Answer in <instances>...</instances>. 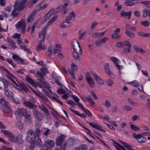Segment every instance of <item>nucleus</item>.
<instances>
[{
  "label": "nucleus",
  "mask_w": 150,
  "mask_h": 150,
  "mask_svg": "<svg viewBox=\"0 0 150 150\" xmlns=\"http://www.w3.org/2000/svg\"><path fill=\"white\" fill-rule=\"evenodd\" d=\"M64 136L63 135H61L58 137L56 140V144L57 146H58L61 144L63 143V142H64L63 141Z\"/></svg>",
  "instance_id": "6ab92c4d"
},
{
  "label": "nucleus",
  "mask_w": 150,
  "mask_h": 150,
  "mask_svg": "<svg viewBox=\"0 0 150 150\" xmlns=\"http://www.w3.org/2000/svg\"><path fill=\"white\" fill-rule=\"evenodd\" d=\"M109 67V64L108 63H106L104 67L105 72L110 78L114 79L115 77L114 74L113 72L110 71Z\"/></svg>",
  "instance_id": "6e6552de"
},
{
  "label": "nucleus",
  "mask_w": 150,
  "mask_h": 150,
  "mask_svg": "<svg viewBox=\"0 0 150 150\" xmlns=\"http://www.w3.org/2000/svg\"><path fill=\"white\" fill-rule=\"evenodd\" d=\"M51 113L52 114V115H53L54 117L57 118V116H55L56 115H58V113L55 111L53 109H51Z\"/></svg>",
  "instance_id": "4d7b16f0"
},
{
  "label": "nucleus",
  "mask_w": 150,
  "mask_h": 150,
  "mask_svg": "<svg viewBox=\"0 0 150 150\" xmlns=\"http://www.w3.org/2000/svg\"><path fill=\"white\" fill-rule=\"evenodd\" d=\"M141 24L143 26L146 27L149 25V22L148 21H144L141 22Z\"/></svg>",
  "instance_id": "0e129e2a"
},
{
  "label": "nucleus",
  "mask_w": 150,
  "mask_h": 150,
  "mask_svg": "<svg viewBox=\"0 0 150 150\" xmlns=\"http://www.w3.org/2000/svg\"><path fill=\"white\" fill-rule=\"evenodd\" d=\"M71 26V23L69 21H65L61 23L60 25V27L62 28H65L66 27H69Z\"/></svg>",
  "instance_id": "a878e982"
},
{
  "label": "nucleus",
  "mask_w": 150,
  "mask_h": 150,
  "mask_svg": "<svg viewBox=\"0 0 150 150\" xmlns=\"http://www.w3.org/2000/svg\"><path fill=\"white\" fill-rule=\"evenodd\" d=\"M35 16L34 12L33 11L29 15V16L28 17L27 19V22L28 23H31L33 20Z\"/></svg>",
  "instance_id": "393cba45"
},
{
  "label": "nucleus",
  "mask_w": 150,
  "mask_h": 150,
  "mask_svg": "<svg viewBox=\"0 0 150 150\" xmlns=\"http://www.w3.org/2000/svg\"><path fill=\"white\" fill-rule=\"evenodd\" d=\"M74 52L79 53V55L82 54V50L78 41L76 39H73L71 42Z\"/></svg>",
  "instance_id": "7ed1b4c3"
},
{
  "label": "nucleus",
  "mask_w": 150,
  "mask_h": 150,
  "mask_svg": "<svg viewBox=\"0 0 150 150\" xmlns=\"http://www.w3.org/2000/svg\"><path fill=\"white\" fill-rule=\"evenodd\" d=\"M132 12L131 11H129L128 12L122 10L120 12V15L122 17H127V18L129 19L132 14Z\"/></svg>",
  "instance_id": "dca6fc26"
},
{
  "label": "nucleus",
  "mask_w": 150,
  "mask_h": 150,
  "mask_svg": "<svg viewBox=\"0 0 150 150\" xmlns=\"http://www.w3.org/2000/svg\"><path fill=\"white\" fill-rule=\"evenodd\" d=\"M17 139H18L17 136V137L15 136L13 134L12 135V136H11V137L10 138V139H9V140L12 142L16 143V140Z\"/></svg>",
  "instance_id": "49530a36"
},
{
  "label": "nucleus",
  "mask_w": 150,
  "mask_h": 150,
  "mask_svg": "<svg viewBox=\"0 0 150 150\" xmlns=\"http://www.w3.org/2000/svg\"><path fill=\"white\" fill-rule=\"evenodd\" d=\"M19 46L20 47L21 49L24 50L25 51H27L29 54L32 53L30 51V50L29 49L26 47L25 46H24L21 45H20Z\"/></svg>",
  "instance_id": "79ce46f5"
},
{
  "label": "nucleus",
  "mask_w": 150,
  "mask_h": 150,
  "mask_svg": "<svg viewBox=\"0 0 150 150\" xmlns=\"http://www.w3.org/2000/svg\"><path fill=\"white\" fill-rule=\"evenodd\" d=\"M87 147L86 145L83 144L78 147L75 148L74 150H87Z\"/></svg>",
  "instance_id": "c756f323"
},
{
  "label": "nucleus",
  "mask_w": 150,
  "mask_h": 150,
  "mask_svg": "<svg viewBox=\"0 0 150 150\" xmlns=\"http://www.w3.org/2000/svg\"><path fill=\"white\" fill-rule=\"evenodd\" d=\"M25 79L29 83L32 84L33 83L34 80L28 76H27L26 77Z\"/></svg>",
  "instance_id": "5fc2aeb1"
},
{
  "label": "nucleus",
  "mask_w": 150,
  "mask_h": 150,
  "mask_svg": "<svg viewBox=\"0 0 150 150\" xmlns=\"http://www.w3.org/2000/svg\"><path fill=\"white\" fill-rule=\"evenodd\" d=\"M40 70L44 75H45L47 73L48 70L47 68L45 67H42L40 69Z\"/></svg>",
  "instance_id": "c03bdc74"
},
{
  "label": "nucleus",
  "mask_w": 150,
  "mask_h": 150,
  "mask_svg": "<svg viewBox=\"0 0 150 150\" xmlns=\"http://www.w3.org/2000/svg\"><path fill=\"white\" fill-rule=\"evenodd\" d=\"M92 74L94 77L96 82L99 84L102 85L104 83L103 80L99 77L96 73L92 72H91Z\"/></svg>",
  "instance_id": "4468645a"
},
{
  "label": "nucleus",
  "mask_w": 150,
  "mask_h": 150,
  "mask_svg": "<svg viewBox=\"0 0 150 150\" xmlns=\"http://www.w3.org/2000/svg\"><path fill=\"white\" fill-rule=\"evenodd\" d=\"M107 40V38H99L96 41V44L97 46H100L105 43Z\"/></svg>",
  "instance_id": "a211bd4d"
},
{
  "label": "nucleus",
  "mask_w": 150,
  "mask_h": 150,
  "mask_svg": "<svg viewBox=\"0 0 150 150\" xmlns=\"http://www.w3.org/2000/svg\"><path fill=\"white\" fill-rule=\"evenodd\" d=\"M57 92L59 94H62L65 93V92L64 89L61 88L58 89L57 90Z\"/></svg>",
  "instance_id": "13d9d810"
},
{
  "label": "nucleus",
  "mask_w": 150,
  "mask_h": 150,
  "mask_svg": "<svg viewBox=\"0 0 150 150\" xmlns=\"http://www.w3.org/2000/svg\"><path fill=\"white\" fill-rule=\"evenodd\" d=\"M26 138L27 141L30 142V148L33 149L36 144V137L34 131L31 129L28 130L26 133Z\"/></svg>",
  "instance_id": "f03ea898"
},
{
  "label": "nucleus",
  "mask_w": 150,
  "mask_h": 150,
  "mask_svg": "<svg viewBox=\"0 0 150 150\" xmlns=\"http://www.w3.org/2000/svg\"><path fill=\"white\" fill-rule=\"evenodd\" d=\"M0 103L4 107L6 105L7 106L8 105H9V103L6 102L5 100L2 98H1L0 99Z\"/></svg>",
  "instance_id": "4c0bfd02"
},
{
  "label": "nucleus",
  "mask_w": 150,
  "mask_h": 150,
  "mask_svg": "<svg viewBox=\"0 0 150 150\" xmlns=\"http://www.w3.org/2000/svg\"><path fill=\"white\" fill-rule=\"evenodd\" d=\"M45 40L47 41V43H48L49 42L47 41V38L45 40V38H42L41 40L39 42L38 44L37 47V49L38 51H40L41 50H45L46 49V47L44 46Z\"/></svg>",
  "instance_id": "1a4fd4ad"
},
{
  "label": "nucleus",
  "mask_w": 150,
  "mask_h": 150,
  "mask_svg": "<svg viewBox=\"0 0 150 150\" xmlns=\"http://www.w3.org/2000/svg\"><path fill=\"white\" fill-rule=\"evenodd\" d=\"M53 13V14H55L54 11V8H52L49 10L48 12L46 15L47 16V18H50Z\"/></svg>",
  "instance_id": "72a5a7b5"
},
{
  "label": "nucleus",
  "mask_w": 150,
  "mask_h": 150,
  "mask_svg": "<svg viewBox=\"0 0 150 150\" xmlns=\"http://www.w3.org/2000/svg\"><path fill=\"white\" fill-rule=\"evenodd\" d=\"M71 69L74 71H76L78 69V67L74 63H72L71 64Z\"/></svg>",
  "instance_id": "e2e57ef3"
},
{
  "label": "nucleus",
  "mask_w": 150,
  "mask_h": 150,
  "mask_svg": "<svg viewBox=\"0 0 150 150\" xmlns=\"http://www.w3.org/2000/svg\"><path fill=\"white\" fill-rule=\"evenodd\" d=\"M120 30V28H117L115 30L114 33L112 35V38H119L120 36L118 35Z\"/></svg>",
  "instance_id": "b1692460"
},
{
  "label": "nucleus",
  "mask_w": 150,
  "mask_h": 150,
  "mask_svg": "<svg viewBox=\"0 0 150 150\" xmlns=\"http://www.w3.org/2000/svg\"><path fill=\"white\" fill-rule=\"evenodd\" d=\"M52 47H50L48 49L47 52V55L50 56L51 54H52Z\"/></svg>",
  "instance_id": "680f3d73"
},
{
  "label": "nucleus",
  "mask_w": 150,
  "mask_h": 150,
  "mask_svg": "<svg viewBox=\"0 0 150 150\" xmlns=\"http://www.w3.org/2000/svg\"><path fill=\"white\" fill-rule=\"evenodd\" d=\"M86 79L89 86L91 87L94 88L95 87L94 79L89 73H87L86 74Z\"/></svg>",
  "instance_id": "9b49d317"
},
{
  "label": "nucleus",
  "mask_w": 150,
  "mask_h": 150,
  "mask_svg": "<svg viewBox=\"0 0 150 150\" xmlns=\"http://www.w3.org/2000/svg\"><path fill=\"white\" fill-rule=\"evenodd\" d=\"M1 132L3 133L5 136L8 137L9 139L11 137L13 134L11 132L7 131L6 130L1 129Z\"/></svg>",
  "instance_id": "412c9836"
},
{
  "label": "nucleus",
  "mask_w": 150,
  "mask_h": 150,
  "mask_svg": "<svg viewBox=\"0 0 150 150\" xmlns=\"http://www.w3.org/2000/svg\"><path fill=\"white\" fill-rule=\"evenodd\" d=\"M102 127V126L99 125L98 124H94V128L96 129L99 130H100L103 132H105V131L101 129Z\"/></svg>",
  "instance_id": "e433bc0d"
},
{
  "label": "nucleus",
  "mask_w": 150,
  "mask_h": 150,
  "mask_svg": "<svg viewBox=\"0 0 150 150\" xmlns=\"http://www.w3.org/2000/svg\"><path fill=\"white\" fill-rule=\"evenodd\" d=\"M110 59L115 64L119 63V60L116 57H113L110 58Z\"/></svg>",
  "instance_id": "09e8293b"
},
{
  "label": "nucleus",
  "mask_w": 150,
  "mask_h": 150,
  "mask_svg": "<svg viewBox=\"0 0 150 150\" xmlns=\"http://www.w3.org/2000/svg\"><path fill=\"white\" fill-rule=\"evenodd\" d=\"M16 126L20 130L22 129L23 127V123L21 121H18L17 122Z\"/></svg>",
  "instance_id": "7c9ffc66"
},
{
  "label": "nucleus",
  "mask_w": 150,
  "mask_h": 150,
  "mask_svg": "<svg viewBox=\"0 0 150 150\" xmlns=\"http://www.w3.org/2000/svg\"><path fill=\"white\" fill-rule=\"evenodd\" d=\"M73 57L75 59L79 60L80 59V57L79 56V53L76 52L74 51L73 52Z\"/></svg>",
  "instance_id": "ea45409f"
},
{
  "label": "nucleus",
  "mask_w": 150,
  "mask_h": 150,
  "mask_svg": "<svg viewBox=\"0 0 150 150\" xmlns=\"http://www.w3.org/2000/svg\"><path fill=\"white\" fill-rule=\"evenodd\" d=\"M124 4L126 6H131L135 4V3L130 1H126L124 2Z\"/></svg>",
  "instance_id": "338daca9"
},
{
  "label": "nucleus",
  "mask_w": 150,
  "mask_h": 150,
  "mask_svg": "<svg viewBox=\"0 0 150 150\" xmlns=\"http://www.w3.org/2000/svg\"><path fill=\"white\" fill-rule=\"evenodd\" d=\"M98 23V22L96 21H94L91 23L90 28L92 31L93 30Z\"/></svg>",
  "instance_id": "a19ab883"
},
{
  "label": "nucleus",
  "mask_w": 150,
  "mask_h": 150,
  "mask_svg": "<svg viewBox=\"0 0 150 150\" xmlns=\"http://www.w3.org/2000/svg\"><path fill=\"white\" fill-rule=\"evenodd\" d=\"M24 120L25 122L28 124L32 123V118L30 113L29 112L27 113L24 116Z\"/></svg>",
  "instance_id": "ddd939ff"
},
{
  "label": "nucleus",
  "mask_w": 150,
  "mask_h": 150,
  "mask_svg": "<svg viewBox=\"0 0 150 150\" xmlns=\"http://www.w3.org/2000/svg\"><path fill=\"white\" fill-rule=\"evenodd\" d=\"M106 32V31H105L102 33H96L92 34V37L93 38L97 37L100 38L104 36L105 33Z\"/></svg>",
  "instance_id": "4be33fe9"
},
{
  "label": "nucleus",
  "mask_w": 150,
  "mask_h": 150,
  "mask_svg": "<svg viewBox=\"0 0 150 150\" xmlns=\"http://www.w3.org/2000/svg\"><path fill=\"white\" fill-rule=\"evenodd\" d=\"M103 105L107 108H109L111 106V103L108 100H106L105 101V103L103 104Z\"/></svg>",
  "instance_id": "864d4df0"
},
{
  "label": "nucleus",
  "mask_w": 150,
  "mask_h": 150,
  "mask_svg": "<svg viewBox=\"0 0 150 150\" xmlns=\"http://www.w3.org/2000/svg\"><path fill=\"white\" fill-rule=\"evenodd\" d=\"M125 33L128 37L130 38L133 37L134 36V33L128 31H126L125 32Z\"/></svg>",
  "instance_id": "bf43d9fd"
},
{
  "label": "nucleus",
  "mask_w": 150,
  "mask_h": 150,
  "mask_svg": "<svg viewBox=\"0 0 150 150\" xmlns=\"http://www.w3.org/2000/svg\"><path fill=\"white\" fill-rule=\"evenodd\" d=\"M61 47L60 44H57L55 45L53 49L54 53H58L61 50Z\"/></svg>",
  "instance_id": "5701e85b"
},
{
  "label": "nucleus",
  "mask_w": 150,
  "mask_h": 150,
  "mask_svg": "<svg viewBox=\"0 0 150 150\" xmlns=\"http://www.w3.org/2000/svg\"><path fill=\"white\" fill-rule=\"evenodd\" d=\"M30 112L29 111H27V110L25 108H18L15 112L16 115L18 116H24L27 113Z\"/></svg>",
  "instance_id": "0eeeda50"
},
{
  "label": "nucleus",
  "mask_w": 150,
  "mask_h": 150,
  "mask_svg": "<svg viewBox=\"0 0 150 150\" xmlns=\"http://www.w3.org/2000/svg\"><path fill=\"white\" fill-rule=\"evenodd\" d=\"M58 17V15H56L53 17L50 20V21L48 22L47 24L44 27L42 31V33L41 34V35H42V38H45L46 37L45 33L47 28H48L49 26H50L51 25L52 22H54L56 20Z\"/></svg>",
  "instance_id": "39448f33"
},
{
  "label": "nucleus",
  "mask_w": 150,
  "mask_h": 150,
  "mask_svg": "<svg viewBox=\"0 0 150 150\" xmlns=\"http://www.w3.org/2000/svg\"><path fill=\"white\" fill-rule=\"evenodd\" d=\"M122 46L123 47L125 46H128L129 45H131L130 43L128 41H125L122 42Z\"/></svg>",
  "instance_id": "8fccbe9b"
},
{
  "label": "nucleus",
  "mask_w": 150,
  "mask_h": 150,
  "mask_svg": "<svg viewBox=\"0 0 150 150\" xmlns=\"http://www.w3.org/2000/svg\"><path fill=\"white\" fill-rule=\"evenodd\" d=\"M138 33L140 37H150V33H144L142 32H139Z\"/></svg>",
  "instance_id": "473e14b6"
},
{
  "label": "nucleus",
  "mask_w": 150,
  "mask_h": 150,
  "mask_svg": "<svg viewBox=\"0 0 150 150\" xmlns=\"http://www.w3.org/2000/svg\"><path fill=\"white\" fill-rule=\"evenodd\" d=\"M38 106L39 109L43 111L47 116H48L50 115L49 112L43 103H42L41 105H38Z\"/></svg>",
  "instance_id": "f3484780"
},
{
  "label": "nucleus",
  "mask_w": 150,
  "mask_h": 150,
  "mask_svg": "<svg viewBox=\"0 0 150 150\" xmlns=\"http://www.w3.org/2000/svg\"><path fill=\"white\" fill-rule=\"evenodd\" d=\"M5 94L6 96L9 98L10 99L13 98V96L12 93L8 91L5 92Z\"/></svg>",
  "instance_id": "a18cd8bd"
},
{
  "label": "nucleus",
  "mask_w": 150,
  "mask_h": 150,
  "mask_svg": "<svg viewBox=\"0 0 150 150\" xmlns=\"http://www.w3.org/2000/svg\"><path fill=\"white\" fill-rule=\"evenodd\" d=\"M50 132V131L49 129L47 128L45 129L43 134L44 136L47 137L49 134Z\"/></svg>",
  "instance_id": "de8ad7c7"
},
{
  "label": "nucleus",
  "mask_w": 150,
  "mask_h": 150,
  "mask_svg": "<svg viewBox=\"0 0 150 150\" xmlns=\"http://www.w3.org/2000/svg\"><path fill=\"white\" fill-rule=\"evenodd\" d=\"M67 145V144L66 142H63V143L60 144V148L61 150H65Z\"/></svg>",
  "instance_id": "58836bf2"
},
{
  "label": "nucleus",
  "mask_w": 150,
  "mask_h": 150,
  "mask_svg": "<svg viewBox=\"0 0 150 150\" xmlns=\"http://www.w3.org/2000/svg\"><path fill=\"white\" fill-rule=\"evenodd\" d=\"M130 127L132 129L135 131L139 130L140 129V128H139L135 125H130Z\"/></svg>",
  "instance_id": "603ef678"
},
{
  "label": "nucleus",
  "mask_w": 150,
  "mask_h": 150,
  "mask_svg": "<svg viewBox=\"0 0 150 150\" xmlns=\"http://www.w3.org/2000/svg\"><path fill=\"white\" fill-rule=\"evenodd\" d=\"M71 98L74 99V100L77 103L79 101V99L76 96L74 95H72L71 96Z\"/></svg>",
  "instance_id": "052dcab7"
},
{
  "label": "nucleus",
  "mask_w": 150,
  "mask_h": 150,
  "mask_svg": "<svg viewBox=\"0 0 150 150\" xmlns=\"http://www.w3.org/2000/svg\"><path fill=\"white\" fill-rule=\"evenodd\" d=\"M86 99H87L89 103L91 105H95V103L94 101L90 96H88L87 98H86Z\"/></svg>",
  "instance_id": "3c124183"
},
{
  "label": "nucleus",
  "mask_w": 150,
  "mask_h": 150,
  "mask_svg": "<svg viewBox=\"0 0 150 150\" xmlns=\"http://www.w3.org/2000/svg\"><path fill=\"white\" fill-rule=\"evenodd\" d=\"M11 80L12 82V84L13 86L15 87H19V88H21L22 89L25 91V92H27L29 91L28 88L26 87L24 84L23 83H19V85L17 83L11 79Z\"/></svg>",
  "instance_id": "f8f14e48"
},
{
  "label": "nucleus",
  "mask_w": 150,
  "mask_h": 150,
  "mask_svg": "<svg viewBox=\"0 0 150 150\" xmlns=\"http://www.w3.org/2000/svg\"><path fill=\"white\" fill-rule=\"evenodd\" d=\"M23 103L26 107L30 109L33 108L34 107L33 104L29 101H25Z\"/></svg>",
  "instance_id": "c85d7f7f"
},
{
  "label": "nucleus",
  "mask_w": 150,
  "mask_h": 150,
  "mask_svg": "<svg viewBox=\"0 0 150 150\" xmlns=\"http://www.w3.org/2000/svg\"><path fill=\"white\" fill-rule=\"evenodd\" d=\"M81 31L82 30H80L79 31V38H82L88 36L87 35L88 34V33L87 31H85L82 34H80Z\"/></svg>",
  "instance_id": "f704fd0d"
},
{
  "label": "nucleus",
  "mask_w": 150,
  "mask_h": 150,
  "mask_svg": "<svg viewBox=\"0 0 150 150\" xmlns=\"http://www.w3.org/2000/svg\"><path fill=\"white\" fill-rule=\"evenodd\" d=\"M33 113L35 118L39 121H42L44 119L43 115L38 110L35 109H33Z\"/></svg>",
  "instance_id": "423d86ee"
},
{
  "label": "nucleus",
  "mask_w": 150,
  "mask_h": 150,
  "mask_svg": "<svg viewBox=\"0 0 150 150\" xmlns=\"http://www.w3.org/2000/svg\"><path fill=\"white\" fill-rule=\"evenodd\" d=\"M140 118L139 116L137 115H134L133 116L132 118V120L133 121H135L136 120H140Z\"/></svg>",
  "instance_id": "69168bd1"
},
{
  "label": "nucleus",
  "mask_w": 150,
  "mask_h": 150,
  "mask_svg": "<svg viewBox=\"0 0 150 150\" xmlns=\"http://www.w3.org/2000/svg\"><path fill=\"white\" fill-rule=\"evenodd\" d=\"M22 136L21 135H18L17 136L18 139H17L16 143L18 144H22L23 143V141L22 138Z\"/></svg>",
  "instance_id": "c9c22d12"
},
{
  "label": "nucleus",
  "mask_w": 150,
  "mask_h": 150,
  "mask_svg": "<svg viewBox=\"0 0 150 150\" xmlns=\"http://www.w3.org/2000/svg\"><path fill=\"white\" fill-rule=\"evenodd\" d=\"M128 83L131 84L134 87H137L139 85V82L136 80L133 81L131 82Z\"/></svg>",
  "instance_id": "37998d69"
},
{
  "label": "nucleus",
  "mask_w": 150,
  "mask_h": 150,
  "mask_svg": "<svg viewBox=\"0 0 150 150\" xmlns=\"http://www.w3.org/2000/svg\"><path fill=\"white\" fill-rule=\"evenodd\" d=\"M132 136L136 140L140 143H144L146 140V138L144 137L141 134L136 135L135 133H134Z\"/></svg>",
  "instance_id": "9d476101"
},
{
  "label": "nucleus",
  "mask_w": 150,
  "mask_h": 150,
  "mask_svg": "<svg viewBox=\"0 0 150 150\" xmlns=\"http://www.w3.org/2000/svg\"><path fill=\"white\" fill-rule=\"evenodd\" d=\"M131 45L128 46V47H125L123 48V52L125 54H127L130 52V49Z\"/></svg>",
  "instance_id": "2f4dec72"
},
{
  "label": "nucleus",
  "mask_w": 150,
  "mask_h": 150,
  "mask_svg": "<svg viewBox=\"0 0 150 150\" xmlns=\"http://www.w3.org/2000/svg\"><path fill=\"white\" fill-rule=\"evenodd\" d=\"M28 0H16L13 5V10L11 15L12 17L15 18L18 17L20 13H16L17 11H21L25 8L26 3Z\"/></svg>",
  "instance_id": "f257e3e1"
},
{
  "label": "nucleus",
  "mask_w": 150,
  "mask_h": 150,
  "mask_svg": "<svg viewBox=\"0 0 150 150\" xmlns=\"http://www.w3.org/2000/svg\"><path fill=\"white\" fill-rule=\"evenodd\" d=\"M41 85L42 86H40V88L43 87L47 89H50V86H49L48 83L46 81H44L41 82Z\"/></svg>",
  "instance_id": "cd10ccee"
},
{
  "label": "nucleus",
  "mask_w": 150,
  "mask_h": 150,
  "mask_svg": "<svg viewBox=\"0 0 150 150\" xmlns=\"http://www.w3.org/2000/svg\"><path fill=\"white\" fill-rule=\"evenodd\" d=\"M75 14L74 13V11H72L71 13L69 15L67 16L66 18V20L67 21H69L71 20H72V18L73 19H74L75 17Z\"/></svg>",
  "instance_id": "bb28decb"
},
{
  "label": "nucleus",
  "mask_w": 150,
  "mask_h": 150,
  "mask_svg": "<svg viewBox=\"0 0 150 150\" xmlns=\"http://www.w3.org/2000/svg\"><path fill=\"white\" fill-rule=\"evenodd\" d=\"M26 23L24 19H23L20 21L16 25V27L18 31L23 34L25 30Z\"/></svg>",
  "instance_id": "20e7f679"
},
{
  "label": "nucleus",
  "mask_w": 150,
  "mask_h": 150,
  "mask_svg": "<svg viewBox=\"0 0 150 150\" xmlns=\"http://www.w3.org/2000/svg\"><path fill=\"white\" fill-rule=\"evenodd\" d=\"M54 144V143L53 141L51 139H48L45 142L44 146L46 147L50 148L53 146Z\"/></svg>",
  "instance_id": "2eb2a0df"
},
{
  "label": "nucleus",
  "mask_w": 150,
  "mask_h": 150,
  "mask_svg": "<svg viewBox=\"0 0 150 150\" xmlns=\"http://www.w3.org/2000/svg\"><path fill=\"white\" fill-rule=\"evenodd\" d=\"M128 102L131 104V106H135L137 104L136 103L134 102L130 98H128Z\"/></svg>",
  "instance_id": "6e6d98bb"
},
{
  "label": "nucleus",
  "mask_w": 150,
  "mask_h": 150,
  "mask_svg": "<svg viewBox=\"0 0 150 150\" xmlns=\"http://www.w3.org/2000/svg\"><path fill=\"white\" fill-rule=\"evenodd\" d=\"M133 48L135 51L137 52H140L142 54H144L146 52L145 50L141 47H138L136 45H134Z\"/></svg>",
  "instance_id": "aec40b11"
},
{
  "label": "nucleus",
  "mask_w": 150,
  "mask_h": 150,
  "mask_svg": "<svg viewBox=\"0 0 150 150\" xmlns=\"http://www.w3.org/2000/svg\"><path fill=\"white\" fill-rule=\"evenodd\" d=\"M40 130L36 128L35 129V136L36 135L38 137L40 136Z\"/></svg>",
  "instance_id": "774afa93"
}]
</instances>
